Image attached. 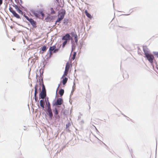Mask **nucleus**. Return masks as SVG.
I'll list each match as a JSON object with an SVG mask.
<instances>
[{
	"label": "nucleus",
	"instance_id": "nucleus-1",
	"mask_svg": "<svg viewBox=\"0 0 158 158\" xmlns=\"http://www.w3.org/2000/svg\"><path fill=\"white\" fill-rule=\"evenodd\" d=\"M58 49L56 48V47L55 45H54L51 46L50 47L49 50V53L50 56L52 55L53 53H55L57 52Z\"/></svg>",
	"mask_w": 158,
	"mask_h": 158
},
{
	"label": "nucleus",
	"instance_id": "nucleus-2",
	"mask_svg": "<svg viewBox=\"0 0 158 158\" xmlns=\"http://www.w3.org/2000/svg\"><path fill=\"white\" fill-rule=\"evenodd\" d=\"M144 52L145 55L147 58L148 60L151 63H152L153 62V60L154 58L153 56L152 55L149 54L147 52H146L145 51Z\"/></svg>",
	"mask_w": 158,
	"mask_h": 158
},
{
	"label": "nucleus",
	"instance_id": "nucleus-3",
	"mask_svg": "<svg viewBox=\"0 0 158 158\" xmlns=\"http://www.w3.org/2000/svg\"><path fill=\"white\" fill-rule=\"evenodd\" d=\"M24 16L26 19L30 22L34 27L35 28L36 27V22L35 21H34L31 18L29 19L27 16L25 14L24 15Z\"/></svg>",
	"mask_w": 158,
	"mask_h": 158
},
{
	"label": "nucleus",
	"instance_id": "nucleus-4",
	"mask_svg": "<svg viewBox=\"0 0 158 158\" xmlns=\"http://www.w3.org/2000/svg\"><path fill=\"white\" fill-rule=\"evenodd\" d=\"M32 13L35 17L39 18H40L41 15L43 18L44 15V13L42 12L32 11Z\"/></svg>",
	"mask_w": 158,
	"mask_h": 158
},
{
	"label": "nucleus",
	"instance_id": "nucleus-5",
	"mask_svg": "<svg viewBox=\"0 0 158 158\" xmlns=\"http://www.w3.org/2000/svg\"><path fill=\"white\" fill-rule=\"evenodd\" d=\"M10 11L12 13L14 16L17 19H20V16L14 10L13 8L10 7L9 8Z\"/></svg>",
	"mask_w": 158,
	"mask_h": 158
},
{
	"label": "nucleus",
	"instance_id": "nucleus-6",
	"mask_svg": "<svg viewBox=\"0 0 158 158\" xmlns=\"http://www.w3.org/2000/svg\"><path fill=\"white\" fill-rule=\"evenodd\" d=\"M63 102V99L61 98H58L56 101L54 103V105L57 106L61 105Z\"/></svg>",
	"mask_w": 158,
	"mask_h": 158
},
{
	"label": "nucleus",
	"instance_id": "nucleus-7",
	"mask_svg": "<svg viewBox=\"0 0 158 158\" xmlns=\"http://www.w3.org/2000/svg\"><path fill=\"white\" fill-rule=\"evenodd\" d=\"M65 14V11L64 10H62V11L59 14V16L62 20L64 18Z\"/></svg>",
	"mask_w": 158,
	"mask_h": 158
},
{
	"label": "nucleus",
	"instance_id": "nucleus-8",
	"mask_svg": "<svg viewBox=\"0 0 158 158\" xmlns=\"http://www.w3.org/2000/svg\"><path fill=\"white\" fill-rule=\"evenodd\" d=\"M70 37V35L69 34H67L63 37L62 40L68 41V40H69Z\"/></svg>",
	"mask_w": 158,
	"mask_h": 158
},
{
	"label": "nucleus",
	"instance_id": "nucleus-9",
	"mask_svg": "<svg viewBox=\"0 0 158 158\" xmlns=\"http://www.w3.org/2000/svg\"><path fill=\"white\" fill-rule=\"evenodd\" d=\"M46 91H41L40 94V97L42 99L44 98L46 96Z\"/></svg>",
	"mask_w": 158,
	"mask_h": 158
},
{
	"label": "nucleus",
	"instance_id": "nucleus-10",
	"mask_svg": "<svg viewBox=\"0 0 158 158\" xmlns=\"http://www.w3.org/2000/svg\"><path fill=\"white\" fill-rule=\"evenodd\" d=\"M47 112L50 118L52 119L53 114L51 109H48Z\"/></svg>",
	"mask_w": 158,
	"mask_h": 158
},
{
	"label": "nucleus",
	"instance_id": "nucleus-11",
	"mask_svg": "<svg viewBox=\"0 0 158 158\" xmlns=\"http://www.w3.org/2000/svg\"><path fill=\"white\" fill-rule=\"evenodd\" d=\"M45 101L48 109H51L50 104L49 102L48 98H46Z\"/></svg>",
	"mask_w": 158,
	"mask_h": 158
},
{
	"label": "nucleus",
	"instance_id": "nucleus-12",
	"mask_svg": "<svg viewBox=\"0 0 158 158\" xmlns=\"http://www.w3.org/2000/svg\"><path fill=\"white\" fill-rule=\"evenodd\" d=\"M85 13L86 15V16L89 18L90 19H91L92 18V16L89 13L87 10H85Z\"/></svg>",
	"mask_w": 158,
	"mask_h": 158
},
{
	"label": "nucleus",
	"instance_id": "nucleus-13",
	"mask_svg": "<svg viewBox=\"0 0 158 158\" xmlns=\"http://www.w3.org/2000/svg\"><path fill=\"white\" fill-rule=\"evenodd\" d=\"M70 68V64L69 62H67L66 64L65 69L66 71H69V69Z\"/></svg>",
	"mask_w": 158,
	"mask_h": 158
},
{
	"label": "nucleus",
	"instance_id": "nucleus-14",
	"mask_svg": "<svg viewBox=\"0 0 158 158\" xmlns=\"http://www.w3.org/2000/svg\"><path fill=\"white\" fill-rule=\"evenodd\" d=\"M44 102L43 100H41L40 101V106L43 108H44Z\"/></svg>",
	"mask_w": 158,
	"mask_h": 158
},
{
	"label": "nucleus",
	"instance_id": "nucleus-15",
	"mask_svg": "<svg viewBox=\"0 0 158 158\" xmlns=\"http://www.w3.org/2000/svg\"><path fill=\"white\" fill-rule=\"evenodd\" d=\"M38 88V85H36L35 86V92L34 94V97H35L36 96L37 94V91Z\"/></svg>",
	"mask_w": 158,
	"mask_h": 158
},
{
	"label": "nucleus",
	"instance_id": "nucleus-16",
	"mask_svg": "<svg viewBox=\"0 0 158 158\" xmlns=\"http://www.w3.org/2000/svg\"><path fill=\"white\" fill-rule=\"evenodd\" d=\"M63 79L62 80V83L64 85L65 84L67 83L68 81V78L67 77H65L64 78H63Z\"/></svg>",
	"mask_w": 158,
	"mask_h": 158
},
{
	"label": "nucleus",
	"instance_id": "nucleus-17",
	"mask_svg": "<svg viewBox=\"0 0 158 158\" xmlns=\"http://www.w3.org/2000/svg\"><path fill=\"white\" fill-rule=\"evenodd\" d=\"M64 90L63 89H61L59 91V94L61 96H62L64 93Z\"/></svg>",
	"mask_w": 158,
	"mask_h": 158
},
{
	"label": "nucleus",
	"instance_id": "nucleus-18",
	"mask_svg": "<svg viewBox=\"0 0 158 158\" xmlns=\"http://www.w3.org/2000/svg\"><path fill=\"white\" fill-rule=\"evenodd\" d=\"M76 55H77V53L76 52H73V56L72 58V59L73 60H74L75 59V57H76Z\"/></svg>",
	"mask_w": 158,
	"mask_h": 158
},
{
	"label": "nucleus",
	"instance_id": "nucleus-19",
	"mask_svg": "<svg viewBox=\"0 0 158 158\" xmlns=\"http://www.w3.org/2000/svg\"><path fill=\"white\" fill-rule=\"evenodd\" d=\"M68 71H66V70H65V71H64V73L63 76L62 77V78H63V77L67 75L68 74Z\"/></svg>",
	"mask_w": 158,
	"mask_h": 158
},
{
	"label": "nucleus",
	"instance_id": "nucleus-20",
	"mask_svg": "<svg viewBox=\"0 0 158 158\" xmlns=\"http://www.w3.org/2000/svg\"><path fill=\"white\" fill-rule=\"evenodd\" d=\"M74 40L75 42L77 43L78 41L77 36L76 34L74 35Z\"/></svg>",
	"mask_w": 158,
	"mask_h": 158
},
{
	"label": "nucleus",
	"instance_id": "nucleus-21",
	"mask_svg": "<svg viewBox=\"0 0 158 158\" xmlns=\"http://www.w3.org/2000/svg\"><path fill=\"white\" fill-rule=\"evenodd\" d=\"M17 12L19 14H20L22 15H23V12L19 8L18 9L16 10Z\"/></svg>",
	"mask_w": 158,
	"mask_h": 158
},
{
	"label": "nucleus",
	"instance_id": "nucleus-22",
	"mask_svg": "<svg viewBox=\"0 0 158 158\" xmlns=\"http://www.w3.org/2000/svg\"><path fill=\"white\" fill-rule=\"evenodd\" d=\"M46 49V47L45 46H43L41 48V50L43 51H45Z\"/></svg>",
	"mask_w": 158,
	"mask_h": 158
},
{
	"label": "nucleus",
	"instance_id": "nucleus-23",
	"mask_svg": "<svg viewBox=\"0 0 158 158\" xmlns=\"http://www.w3.org/2000/svg\"><path fill=\"white\" fill-rule=\"evenodd\" d=\"M67 42V41L65 40H64V41L63 42L62 45V47L63 48H64L65 46V45L66 44Z\"/></svg>",
	"mask_w": 158,
	"mask_h": 158
},
{
	"label": "nucleus",
	"instance_id": "nucleus-24",
	"mask_svg": "<svg viewBox=\"0 0 158 158\" xmlns=\"http://www.w3.org/2000/svg\"><path fill=\"white\" fill-rule=\"evenodd\" d=\"M54 113L56 115H57L58 114V112L56 108H55V111H54Z\"/></svg>",
	"mask_w": 158,
	"mask_h": 158
},
{
	"label": "nucleus",
	"instance_id": "nucleus-25",
	"mask_svg": "<svg viewBox=\"0 0 158 158\" xmlns=\"http://www.w3.org/2000/svg\"><path fill=\"white\" fill-rule=\"evenodd\" d=\"M51 14H55V11H54L53 8H51Z\"/></svg>",
	"mask_w": 158,
	"mask_h": 158
},
{
	"label": "nucleus",
	"instance_id": "nucleus-26",
	"mask_svg": "<svg viewBox=\"0 0 158 158\" xmlns=\"http://www.w3.org/2000/svg\"><path fill=\"white\" fill-rule=\"evenodd\" d=\"M61 20H62V19H61L60 17H59L56 20V24H57V23L59 22Z\"/></svg>",
	"mask_w": 158,
	"mask_h": 158
},
{
	"label": "nucleus",
	"instance_id": "nucleus-27",
	"mask_svg": "<svg viewBox=\"0 0 158 158\" xmlns=\"http://www.w3.org/2000/svg\"><path fill=\"white\" fill-rule=\"evenodd\" d=\"M42 91H46V90L45 88V86L44 84L42 85Z\"/></svg>",
	"mask_w": 158,
	"mask_h": 158
},
{
	"label": "nucleus",
	"instance_id": "nucleus-28",
	"mask_svg": "<svg viewBox=\"0 0 158 158\" xmlns=\"http://www.w3.org/2000/svg\"><path fill=\"white\" fill-rule=\"evenodd\" d=\"M14 7H15V8L16 10L19 8L17 6V5H15L14 6Z\"/></svg>",
	"mask_w": 158,
	"mask_h": 158
},
{
	"label": "nucleus",
	"instance_id": "nucleus-29",
	"mask_svg": "<svg viewBox=\"0 0 158 158\" xmlns=\"http://www.w3.org/2000/svg\"><path fill=\"white\" fill-rule=\"evenodd\" d=\"M35 101H37V98L36 96L35 97Z\"/></svg>",
	"mask_w": 158,
	"mask_h": 158
},
{
	"label": "nucleus",
	"instance_id": "nucleus-30",
	"mask_svg": "<svg viewBox=\"0 0 158 158\" xmlns=\"http://www.w3.org/2000/svg\"><path fill=\"white\" fill-rule=\"evenodd\" d=\"M2 3V0H0V5H1Z\"/></svg>",
	"mask_w": 158,
	"mask_h": 158
},
{
	"label": "nucleus",
	"instance_id": "nucleus-31",
	"mask_svg": "<svg viewBox=\"0 0 158 158\" xmlns=\"http://www.w3.org/2000/svg\"><path fill=\"white\" fill-rule=\"evenodd\" d=\"M155 55L156 56H157L158 57V52H157L155 53Z\"/></svg>",
	"mask_w": 158,
	"mask_h": 158
},
{
	"label": "nucleus",
	"instance_id": "nucleus-32",
	"mask_svg": "<svg viewBox=\"0 0 158 158\" xmlns=\"http://www.w3.org/2000/svg\"><path fill=\"white\" fill-rule=\"evenodd\" d=\"M15 2L17 3H19V0H15Z\"/></svg>",
	"mask_w": 158,
	"mask_h": 158
},
{
	"label": "nucleus",
	"instance_id": "nucleus-33",
	"mask_svg": "<svg viewBox=\"0 0 158 158\" xmlns=\"http://www.w3.org/2000/svg\"><path fill=\"white\" fill-rule=\"evenodd\" d=\"M68 126H68V125L67 124L66 125V127H68Z\"/></svg>",
	"mask_w": 158,
	"mask_h": 158
},
{
	"label": "nucleus",
	"instance_id": "nucleus-34",
	"mask_svg": "<svg viewBox=\"0 0 158 158\" xmlns=\"http://www.w3.org/2000/svg\"><path fill=\"white\" fill-rule=\"evenodd\" d=\"M56 1L57 2H59V0H56Z\"/></svg>",
	"mask_w": 158,
	"mask_h": 158
},
{
	"label": "nucleus",
	"instance_id": "nucleus-35",
	"mask_svg": "<svg viewBox=\"0 0 158 158\" xmlns=\"http://www.w3.org/2000/svg\"><path fill=\"white\" fill-rule=\"evenodd\" d=\"M90 106H89V109H90Z\"/></svg>",
	"mask_w": 158,
	"mask_h": 158
},
{
	"label": "nucleus",
	"instance_id": "nucleus-36",
	"mask_svg": "<svg viewBox=\"0 0 158 158\" xmlns=\"http://www.w3.org/2000/svg\"><path fill=\"white\" fill-rule=\"evenodd\" d=\"M11 1H12L13 0H10Z\"/></svg>",
	"mask_w": 158,
	"mask_h": 158
}]
</instances>
